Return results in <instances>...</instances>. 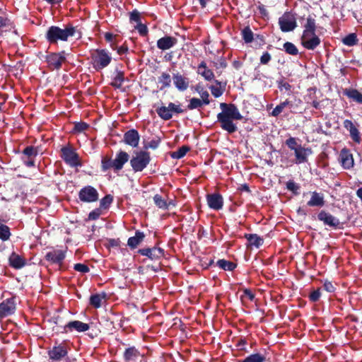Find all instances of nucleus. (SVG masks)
Here are the masks:
<instances>
[{
    "mask_svg": "<svg viewBox=\"0 0 362 362\" xmlns=\"http://www.w3.org/2000/svg\"><path fill=\"white\" fill-rule=\"evenodd\" d=\"M344 93L348 98L359 104H362V93L356 89H346L345 90Z\"/></svg>",
    "mask_w": 362,
    "mask_h": 362,
    "instance_id": "473e14b6",
    "label": "nucleus"
},
{
    "mask_svg": "<svg viewBox=\"0 0 362 362\" xmlns=\"http://www.w3.org/2000/svg\"><path fill=\"white\" fill-rule=\"evenodd\" d=\"M154 204L161 209H168L167 200L163 199L160 194H155L153 197Z\"/></svg>",
    "mask_w": 362,
    "mask_h": 362,
    "instance_id": "58836bf2",
    "label": "nucleus"
},
{
    "mask_svg": "<svg viewBox=\"0 0 362 362\" xmlns=\"http://www.w3.org/2000/svg\"><path fill=\"white\" fill-rule=\"evenodd\" d=\"M145 235L143 232L136 231L135 235L128 239L127 245L132 249L136 248L144 240Z\"/></svg>",
    "mask_w": 362,
    "mask_h": 362,
    "instance_id": "c85d7f7f",
    "label": "nucleus"
},
{
    "mask_svg": "<svg viewBox=\"0 0 362 362\" xmlns=\"http://www.w3.org/2000/svg\"><path fill=\"white\" fill-rule=\"evenodd\" d=\"M151 161L150 153L141 151L135 153L130 160V164L134 172H141L149 164Z\"/></svg>",
    "mask_w": 362,
    "mask_h": 362,
    "instance_id": "20e7f679",
    "label": "nucleus"
},
{
    "mask_svg": "<svg viewBox=\"0 0 362 362\" xmlns=\"http://www.w3.org/2000/svg\"><path fill=\"white\" fill-rule=\"evenodd\" d=\"M301 45L307 49L313 50L320 45V38L316 35L315 31L303 32Z\"/></svg>",
    "mask_w": 362,
    "mask_h": 362,
    "instance_id": "0eeeda50",
    "label": "nucleus"
},
{
    "mask_svg": "<svg viewBox=\"0 0 362 362\" xmlns=\"http://www.w3.org/2000/svg\"><path fill=\"white\" fill-rule=\"evenodd\" d=\"M189 151V148L188 146H182L177 151L172 152L170 156L174 159H180L183 158Z\"/></svg>",
    "mask_w": 362,
    "mask_h": 362,
    "instance_id": "e433bc0d",
    "label": "nucleus"
},
{
    "mask_svg": "<svg viewBox=\"0 0 362 362\" xmlns=\"http://www.w3.org/2000/svg\"><path fill=\"white\" fill-rule=\"evenodd\" d=\"M242 37L245 42L250 43L253 41V33L250 27H245L241 32Z\"/></svg>",
    "mask_w": 362,
    "mask_h": 362,
    "instance_id": "79ce46f5",
    "label": "nucleus"
},
{
    "mask_svg": "<svg viewBox=\"0 0 362 362\" xmlns=\"http://www.w3.org/2000/svg\"><path fill=\"white\" fill-rule=\"evenodd\" d=\"M139 252L144 256H146L151 259H158L163 256V250L160 247L144 248L140 249Z\"/></svg>",
    "mask_w": 362,
    "mask_h": 362,
    "instance_id": "4be33fe9",
    "label": "nucleus"
},
{
    "mask_svg": "<svg viewBox=\"0 0 362 362\" xmlns=\"http://www.w3.org/2000/svg\"><path fill=\"white\" fill-rule=\"evenodd\" d=\"M197 74L201 75L206 81H211L214 78V74L209 69L205 62H202L197 67Z\"/></svg>",
    "mask_w": 362,
    "mask_h": 362,
    "instance_id": "a878e982",
    "label": "nucleus"
},
{
    "mask_svg": "<svg viewBox=\"0 0 362 362\" xmlns=\"http://www.w3.org/2000/svg\"><path fill=\"white\" fill-rule=\"evenodd\" d=\"M243 296L251 301L253 300V299L255 298V295L249 289H245L243 291Z\"/></svg>",
    "mask_w": 362,
    "mask_h": 362,
    "instance_id": "338daca9",
    "label": "nucleus"
},
{
    "mask_svg": "<svg viewBox=\"0 0 362 362\" xmlns=\"http://www.w3.org/2000/svg\"><path fill=\"white\" fill-rule=\"evenodd\" d=\"M357 41V37L354 33L348 35L342 40L343 43L347 46H353L356 44Z\"/></svg>",
    "mask_w": 362,
    "mask_h": 362,
    "instance_id": "a18cd8bd",
    "label": "nucleus"
},
{
    "mask_svg": "<svg viewBox=\"0 0 362 362\" xmlns=\"http://www.w3.org/2000/svg\"><path fill=\"white\" fill-rule=\"evenodd\" d=\"M344 127L349 132L350 136L356 143H359L361 141L360 133L354 125L352 121L349 119H345L344 121Z\"/></svg>",
    "mask_w": 362,
    "mask_h": 362,
    "instance_id": "b1692460",
    "label": "nucleus"
},
{
    "mask_svg": "<svg viewBox=\"0 0 362 362\" xmlns=\"http://www.w3.org/2000/svg\"><path fill=\"white\" fill-rule=\"evenodd\" d=\"M112 59L111 53L105 49H97L90 54V63L96 71H100L108 66Z\"/></svg>",
    "mask_w": 362,
    "mask_h": 362,
    "instance_id": "7ed1b4c3",
    "label": "nucleus"
},
{
    "mask_svg": "<svg viewBox=\"0 0 362 362\" xmlns=\"http://www.w3.org/2000/svg\"><path fill=\"white\" fill-rule=\"evenodd\" d=\"M23 153L25 156L28 157L35 156L37 155V151L33 146H27L23 151Z\"/></svg>",
    "mask_w": 362,
    "mask_h": 362,
    "instance_id": "6e6d98bb",
    "label": "nucleus"
},
{
    "mask_svg": "<svg viewBox=\"0 0 362 362\" xmlns=\"http://www.w3.org/2000/svg\"><path fill=\"white\" fill-rule=\"evenodd\" d=\"M284 49L285 52L291 55H297L298 54V49L296 46L290 42H286L284 44Z\"/></svg>",
    "mask_w": 362,
    "mask_h": 362,
    "instance_id": "c03bdc74",
    "label": "nucleus"
},
{
    "mask_svg": "<svg viewBox=\"0 0 362 362\" xmlns=\"http://www.w3.org/2000/svg\"><path fill=\"white\" fill-rule=\"evenodd\" d=\"M220 108L221 112L217 115V122L221 128L229 134L235 132L238 127L233 121L243 119L238 108L234 104L225 103H220Z\"/></svg>",
    "mask_w": 362,
    "mask_h": 362,
    "instance_id": "f257e3e1",
    "label": "nucleus"
},
{
    "mask_svg": "<svg viewBox=\"0 0 362 362\" xmlns=\"http://www.w3.org/2000/svg\"><path fill=\"white\" fill-rule=\"evenodd\" d=\"M66 54L65 51L53 52L47 56L46 61L49 68L52 69H59L62 64L66 61Z\"/></svg>",
    "mask_w": 362,
    "mask_h": 362,
    "instance_id": "1a4fd4ad",
    "label": "nucleus"
},
{
    "mask_svg": "<svg viewBox=\"0 0 362 362\" xmlns=\"http://www.w3.org/2000/svg\"><path fill=\"white\" fill-rule=\"evenodd\" d=\"M203 105H204V103L202 100L199 99L197 98H192L189 101V103L187 105V109L192 110L199 108Z\"/></svg>",
    "mask_w": 362,
    "mask_h": 362,
    "instance_id": "a19ab883",
    "label": "nucleus"
},
{
    "mask_svg": "<svg viewBox=\"0 0 362 362\" xmlns=\"http://www.w3.org/2000/svg\"><path fill=\"white\" fill-rule=\"evenodd\" d=\"M16 310V298L11 297L4 300L0 303V318H4L12 315Z\"/></svg>",
    "mask_w": 362,
    "mask_h": 362,
    "instance_id": "6e6552de",
    "label": "nucleus"
},
{
    "mask_svg": "<svg viewBox=\"0 0 362 362\" xmlns=\"http://www.w3.org/2000/svg\"><path fill=\"white\" fill-rule=\"evenodd\" d=\"M76 28L72 25H66L64 28L52 25L48 28L45 37L49 44H57L59 41L66 42L69 38L75 35Z\"/></svg>",
    "mask_w": 362,
    "mask_h": 362,
    "instance_id": "f03ea898",
    "label": "nucleus"
},
{
    "mask_svg": "<svg viewBox=\"0 0 362 362\" xmlns=\"http://www.w3.org/2000/svg\"><path fill=\"white\" fill-rule=\"evenodd\" d=\"M285 108L284 105L282 103H280L271 112V115L273 117H278Z\"/></svg>",
    "mask_w": 362,
    "mask_h": 362,
    "instance_id": "864d4df0",
    "label": "nucleus"
},
{
    "mask_svg": "<svg viewBox=\"0 0 362 362\" xmlns=\"http://www.w3.org/2000/svg\"><path fill=\"white\" fill-rule=\"evenodd\" d=\"M317 218L320 221H322L325 225H327L331 227L336 228L340 223L338 218H335L332 214L325 211H321L318 214Z\"/></svg>",
    "mask_w": 362,
    "mask_h": 362,
    "instance_id": "412c9836",
    "label": "nucleus"
},
{
    "mask_svg": "<svg viewBox=\"0 0 362 362\" xmlns=\"http://www.w3.org/2000/svg\"><path fill=\"white\" fill-rule=\"evenodd\" d=\"M106 294L96 293L93 294L90 298V304L95 308H98L102 305V300L105 298Z\"/></svg>",
    "mask_w": 362,
    "mask_h": 362,
    "instance_id": "72a5a7b5",
    "label": "nucleus"
},
{
    "mask_svg": "<svg viewBox=\"0 0 362 362\" xmlns=\"http://www.w3.org/2000/svg\"><path fill=\"white\" fill-rule=\"evenodd\" d=\"M90 329V326L87 323L81 321L74 320L69 322L63 327L64 333L72 332L74 330L78 332H84Z\"/></svg>",
    "mask_w": 362,
    "mask_h": 362,
    "instance_id": "4468645a",
    "label": "nucleus"
},
{
    "mask_svg": "<svg viewBox=\"0 0 362 362\" xmlns=\"http://www.w3.org/2000/svg\"><path fill=\"white\" fill-rule=\"evenodd\" d=\"M280 29L283 32H290L293 30L296 27V18L289 13H285L279 19Z\"/></svg>",
    "mask_w": 362,
    "mask_h": 362,
    "instance_id": "9d476101",
    "label": "nucleus"
},
{
    "mask_svg": "<svg viewBox=\"0 0 362 362\" xmlns=\"http://www.w3.org/2000/svg\"><path fill=\"white\" fill-rule=\"evenodd\" d=\"M159 141L158 140H151L146 145V148H152L156 149L158 148L159 145Z\"/></svg>",
    "mask_w": 362,
    "mask_h": 362,
    "instance_id": "69168bd1",
    "label": "nucleus"
},
{
    "mask_svg": "<svg viewBox=\"0 0 362 362\" xmlns=\"http://www.w3.org/2000/svg\"><path fill=\"white\" fill-rule=\"evenodd\" d=\"M124 81V74L122 71L116 70L115 75L112 78L111 86L116 88H120Z\"/></svg>",
    "mask_w": 362,
    "mask_h": 362,
    "instance_id": "7c9ffc66",
    "label": "nucleus"
},
{
    "mask_svg": "<svg viewBox=\"0 0 362 362\" xmlns=\"http://www.w3.org/2000/svg\"><path fill=\"white\" fill-rule=\"evenodd\" d=\"M61 157L70 167L76 168L81 166L78 153L71 146H64L61 148Z\"/></svg>",
    "mask_w": 362,
    "mask_h": 362,
    "instance_id": "423d86ee",
    "label": "nucleus"
},
{
    "mask_svg": "<svg viewBox=\"0 0 362 362\" xmlns=\"http://www.w3.org/2000/svg\"><path fill=\"white\" fill-rule=\"evenodd\" d=\"M158 83L161 86L160 87V90H163L166 88L170 86L171 84V77L170 75L168 73H162L160 76L158 78Z\"/></svg>",
    "mask_w": 362,
    "mask_h": 362,
    "instance_id": "f704fd0d",
    "label": "nucleus"
},
{
    "mask_svg": "<svg viewBox=\"0 0 362 362\" xmlns=\"http://www.w3.org/2000/svg\"><path fill=\"white\" fill-rule=\"evenodd\" d=\"M192 88L200 95L201 100L204 103V105H207L210 103L209 93L202 84L198 83Z\"/></svg>",
    "mask_w": 362,
    "mask_h": 362,
    "instance_id": "cd10ccee",
    "label": "nucleus"
},
{
    "mask_svg": "<svg viewBox=\"0 0 362 362\" xmlns=\"http://www.w3.org/2000/svg\"><path fill=\"white\" fill-rule=\"evenodd\" d=\"M247 344V341L244 339H240L236 346L238 347L240 350H245V346Z\"/></svg>",
    "mask_w": 362,
    "mask_h": 362,
    "instance_id": "774afa93",
    "label": "nucleus"
},
{
    "mask_svg": "<svg viewBox=\"0 0 362 362\" xmlns=\"http://www.w3.org/2000/svg\"><path fill=\"white\" fill-rule=\"evenodd\" d=\"M339 162L344 169H351L354 167V160L352 153L346 148H343L339 153Z\"/></svg>",
    "mask_w": 362,
    "mask_h": 362,
    "instance_id": "2eb2a0df",
    "label": "nucleus"
},
{
    "mask_svg": "<svg viewBox=\"0 0 362 362\" xmlns=\"http://www.w3.org/2000/svg\"><path fill=\"white\" fill-rule=\"evenodd\" d=\"M74 269L83 274L88 273L90 270L87 265L81 263L75 264Z\"/></svg>",
    "mask_w": 362,
    "mask_h": 362,
    "instance_id": "8fccbe9b",
    "label": "nucleus"
},
{
    "mask_svg": "<svg viewBox=\"0 0 362 362\" xmlns=\"http://www.w3.org/2000/svg\"><path fill=\"white\" fill-rule=\"evenodd\" d=\"M68 354V349L65 344H60L58 346H54L51 350L48 351L49 358L54 361H60Z\"/></svg>",
    "mask_w": 362,
    "mask_h": 362,
    "instance_id": "f8f14e48",
    "label": "nucleus"
},
{
    "mask_svg": "<svg viewBox=\"0 0 362 362\" xmlns=\"http://www.w3.org/2000/svg\"><path fill=\"white\" fill-rule=\"evenodd\" d=\"M206 201L209 206L214 210H220L223 205V197L221 194L214 193L206 196Z\"/></svg>",
    "mask_w": 362,
    "mask_h": 362,
    "instance_id": "a211bd4d",
    "label": "nucleus"
},
{
    "mask_svg": "<svg viewBox=\"0 0 362 362\" xmlns=\"http://www.w3.org/2000/svg\"><path fill=\"white\" fill-rule=\"evenodd\" d=\"M272 59L271 54L266 52L260 57V62L262 64H267Z\"/></svg>",
    "mask_w": 362,
    "mask_h": 362,
    "instance_id": "e2e57ef3",
    "label": "nucleus"
},
{
    "mask_svg": "<svg viewBox=\"0 0 362 362\" xmlns=\"http://www.w3.org/2000/svg\"><path fill=\"white\" fill-rule=\"evenodd\" d=\"M286 188L293 192L294 194H298V190L299 189V186L293 180H289L286 182Z\"/></svg>",
    "mask_w": 362,
    "mask_h": 362,
    "instance_id": "09e8293b",
    "label": "nucleus"
},
{
    "mask_svg": "<svg viewBox=\"0 0 362 362\" xmlns=\"http://www.w3.org/2000/svg\"><path fill=\"white\" fill-rule=\"evenodd\" d=\"M296 157L295 163L296 164H301L308 161V157L312 154L313 151L310 148H305L300 145L294 151Z\"/></svg>",
    "mask_w": 362,
    "mask_h": 362,
    "instance_id": "dca6fc26",
    "label": "nucleus"
},
{
    "mask_svg": "<svg viewBox=\"0 0 362 362\" xmlns=\"http://www.w3.org/2000/svg\"><path fill=\"white\" fill-rule=\"evenodd\" d=\"M88 125L85 122H79L75 124L74 130L77 132H82L87 129Z\"/></svg>",
    "mask_w": 362,
    "mask_h": 362,
    "instance_id": "bf43d9fd",
    "label": "nucleus"
},
{
    "mask_svg": "<svg viewBox=\"0 0 362 362\" xmlns=\"http://www.w3.org/2000/svg\"><path fill=\"white\" fill-rule=\"evenodd\" d=\"M8 262L10 266L16 269L23 268L26 264L25 259L14 252L9 256Z\"/></svg>",
    "mask_w": 362,
    "mask_h": 362,
    "instance_id": "393cba45",
    "label": "nucleus"
},
{
    "mask_svg": "<svg viewBox=\"0 0 362 362\" xmlns=\"http://www.w3.org/2000/svg\"><path fill=\"white\" fill-rule=\"evenodd\" d=\"M66 250H52L47 252L45 259L52 264L61 266L66 257Z\"/></svg>",
    "mask_w": 362,
    "mask_h": 362,
    "instance_id": "ddd939ff",
    "label": "nucleus"
},
{
    "mask_svg": "<svg viewBox=\"0 0 362 362\" xmlns=\"http://www.w3.org/2000/svg\"><path fill=\"white\" fill-rule=\"evenodd\" d=\"M217 264L220 268L226 271H233L235 268V264L225 259H219Z\"/></svg>",
    "mask_w": 362,
    "mask_h": 362,
    "instance_id": "37998d69",
    "label": "nucleus"
},
{
    "mask_svg": "<svg viewBox=\"0 0 362 362\" xmlns=\"http://www.w3.org/2000/svg\"><path fill=\"white\" fill-rule=\"evenodd\" d=\"M286 145L288 146V148L294 151L296 148H298L301 144H299L297 143L296 139L293 137H290L286 141Z\"/></svg>",
    "mask_w": 362,
    "mask_h": 362,
    "instance_id": "de8ad7c7",
    "label": "nucleus"
},
{
    "mask_svg": "<svg viewBox=\"0 0 362 362\" xmlns=\"http://www.w3.org/2000/svg\"><path fill=\"white\" fill-rule=\"evenodd\" d=\"M140 136L139 134V132L136 129H130L126 132L124 134L123 137V141L133 147L135 148L139 145Z\"/></svg>",
    "mask_w": 362,
    "mask_h": 362,
    "instance_id": "f3484780",
    "label": "nucleus"
},
{
    "mask_svg": "<svg viewBox=\"0 0 362 362\" xmlns=\"http://www.w3.org/2000/svg\"><path fill=\"white\" fill-rule=\"evenodd\" d=\"M129 154L123 151H119L113 160V169L119 171L123 168L124 165L129 160Z\"/></svg>",
    "mask_w": 362,
    "mask_h": 362,
    "instance_id": "aec40b11",
    "label": "nucleus"
},
{
    "mask_svg": "<svg viewBox=\"0 0 362 362\" xmlns=\"http://www.w3.org/2000/svg\"><path fill=\"white\" fill-rule=\"evenodd\" d=\"M320 296H321L320 289L318 288V289L315 290L310 293V294L309 296V298L312 302H316L320 299Z\"/></svg>",
    "mask_w": 362,
    "mask_h": 362,
    "instance_id": "4d7b16f0",
    "label": "nucleus"
},
{
    "mask_svg": "<svg viewBox=\"0 0 362 362\" xmlns=\"http://www.w3.org/2000/svg\"><path fill=\"white\" fill-rule=\"evenodd\" d=\"M79 199L83 202H93L98 200V191L91 186L83 187L78 193Z\"/></svg>",
    "mask_w": 362,
    "mask_h": 362,
    "instance_id": "9b49d317",
    "label": "nucleus"
},
{
    "mask_svg": "<svg viewBox=\"0 0 362 362\" xmlns=\"http://www.w3.org/2000/svg\"><path fill=\"white\" fill-rule=\"evenodd\" d=\"M139 351L134 346L127 349L124 353V358L127 361H134L139 356Z\"/></svg>",
    "mask_w": 362,
    "mask_h": 362,
    "instance_id": "c756f323",
    "label": "nucleus"
},
{
    "mask_svg": "<svg viewBox=\"0 0 362 362\" xmlns=\"http://www.w3.org/2000/svg\"><path fill=\"white\" fill-rule=\"evenodd\" d=\"M316 30L315 19L311 15L308 16L306 18L305 23L303 25V32H310Z\"/></svg>",
    "mask_w": 362,
    "mask_h": 362,
    "instance_id": "c9c22d12",
    "label": "nucleus"
},
{
    "mask_svg": "<svg viewBox=\"0 0 362 362\" xmlns=\"http://www.w3.org/2000/svg\"><path fill=\"white\" fill-rule=\"evenodd\" d=\"M177 43V39L171 36H165L157 41V47L161 50H166L174 47Z\"/></svg>",
    "mask_w": 362,
    "mask_h": 362,
    "instance_id": "5701e85b",
    "label": "nucleus"
},
{
    "mask_svg": "<svg viewBox=\"0 0 362 362\" xmlns=\"http://www.w3.org/2000/svg\"><path fill=\"white\" fill-rule=\"evenodd\" d=\"M101 168L103 172L110 168L113 169V160L108 158H103L101 160Z\"/></svg>",
    "mask_w": 362,
    "mask_h": 362,
    "instance_id": "49530a36",
    "label": "nucleus"
},
{
    "mask_svg": "<svg viewBox=\"0 0 362 362\" xmlns=\"http://www.w3.org/2000/svg\"><path fill=\"white\" fill-rule=\"evenodd\" d=\"M129 19L131 22H135L137 24L141 23L140 13L136 10H134L131 12Z\"/></svg>",
    "mask_w": 362,
    "mask_h": 362,
    "instance_id": "3c124183",
    "label": "nucleus"
},
{
    "mask_svg": "<svg viewBox=\"0 0 362 362\" xmlns=\"http://www.w3.org/2000/svg\"><path fill=\"white\" fill-rule=\"evenodd\" d=\"M278 88L281 91H290L291 86L286 81L281 80L278 82Z\"/></svg>",
    "mask_w": 362,
    "mask_h": 362,
    "instance_id": "5fc2aeb1",
    "label": "nucleus"
},
{
    "mask_svg": "<svg viewBox=\"0 0 362 362\" xmlns=\"http://www.w3.org/2000/svg\"><path fill=\"white\" fill-rule=\"evenodd\" d=\"M185 112L181 107V105L174 103H169L168 106L161 105L156 109L158 115L163 120H170L173 118V114H181Z\"/></svg>",
    "mask_w": 362,
    "mask_h": 362,
    "instance_id": "39448f33",
    "label": "nucleus"
},
{
    "mask_svg": "<svg viewBox=\"0 0 362 362\" xmlns=\"http://www.w3.org/2000/svg\"><path fill=\"white\" fill-rule=\"evenodd\" d=\"M323 288L325 291L329 293H332L335 291V287L332 282L325 281L323 284Z\"/></svg>",
    "mask_w": 362,
    "mask_h": 362,
    "instance_id": "0e129e2a",
    "label": "nucleus"
},
{
    "mask_svg": "<svg viewBox=\"0 0 362 362\" xmlns=\"http://www.w3.org/2000/svg\"><path fill=\"white\" fill-rule=\"evenodd\" d=\"M173 83L176 88L180 91L186 90L189 84V80L187 77L180 74V73H176L173 75Z\"/></svg>",
    "mask_w": 362,
    "mask_h": 362,
    "instance_id": "6ab92c4d",
    "label": "nucleus"
},
{
    "mask_svg": "<svg viewBox=\"0 0 362 362\" xmlns=\"http://www.w3.org/2000/svg\"><path fill=\"white\" fill-rule=\"evenodd\" d=\"M112 202V197L110 195H107L103 197L100 201V206L103 207L108 206Z\"/></svg>",
    "mask_w": 362,
    "mask_h": 362,
    "instance_id": "052dcab7",
    "label": "nucleus"
},
{
    "mask_svg": "<svg viewBox=\"0 0 362 362\" xmlns=\"http://www.w3.org/2000/svg\"><path fill=\"white\" fill-rule=\"evenodd\" d=\"M10 228L6 225L0 223V240L6 241L11 236Z\"/></svg>",
    "mask_w": 362,
    "mask_h": 362,
    "instance_id": "ea45409f",
    "label": "nucleus"
},
{
    "mask_svg": "<svg viewBox=\"0 0 362 362\" xmlns=\"http://www.w3.org/2000/svg\"><path fill=\"white\" fill-rule=\"evenodd\" d=\"M209 89L211 90V94L215 98L220 97L223 93V90L218 86H209Z\"/></svg>",
    "mask_w": 362,
    "mask_h": 362,
    "instance_id": "603ef678",
    "label": "nucleus"
},
{
    "mask_svg": "<svg viewBox=\"0 0 362 362\" xmlns=\"http://www.w3.org/2000/svg\"><path fill=\"white\" fill-rule=\"evenodd\" d=\"M266 357L260 354H253L240 362H264Z\"/></svg>",
    "mask_w": 362,
    "mask_h": 362,
    "instance_id": "4c0bfd02",
    "label": "nucleus"
},
{
    "mask_svg": "<svg viewBox=\"0 0 362 362\" xmlns=\"http://www.w3.org/2000/svg\"><path fill=\"white\" fill-rule=\"evenodd\" d=\"M307 205L311 207H322L325 205V199L323 194L313 192L311 193L310 199L308 202Z\"/></svg>",
    "mask_w": 362,
    "mask_h": 362,
    "instance_id": "bb28decb",
    "label": "nucleus"
},
{
    "mask_svg": "<svg viewBox=\"0 0 362 362\" xmlns=\"http://www.w3.org/2000/svg\"><path fill=\"white\" fill-rule=\"evenodd\" d=\"M245 238L249 243L250 246H254L255 247H259L263 244V238L257 234H245Z\"/></svg>",
    "mask_w": 362,
    "mask_h": 362,
    "instance_id": "2f4dec72",
    "label": "nucleus"
},
{
    "mask_svg": "<svg viewBox=\"0 0 362 362\" xmlns=\"http://www.w3.org/2000/svg\"><path fill=\"white\" fill-rule=\"evenodd\" d=\"M100 214H101L100 210L99 209H96L89 213L88 218L90 220H96L100 217Z\"/></svg>",
    "mask_w": 362,
    "mask_h": 362,
    "instance_id": "680f3d73",
    "label": "nucleus"
},
{
    "mask_svg": "<svg viewBox=\"0 0 362 362\" xmlns=\"http://www.w3.org/2000/svg\"><path fill=\"white\" fill-rule=\"evenodd\" d=\"M135 29H136L139 34L143 36L146 35L148 33V28L146 25L141 23L136 24Z\"/></svg>",
    "mask_w": 362,
    "mask_h": 362,
    "instance_id": "13d9d810",
    "label": "nucleus"
}]
</instances>
